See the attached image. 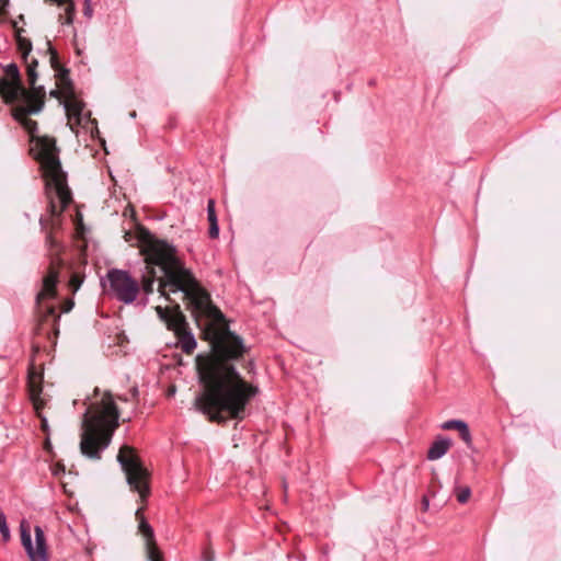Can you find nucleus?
Segmentation results:
<instances>
[{
    "label": "nucleus",
    "instance_id": "obj_1",
    "mask_svg": "<svg viewBox=\"0 0 561 561\" xmlns=\"http://www.w3.org/2000/svg\"><path fill=\"white\" fill-rule=\"evenodd\" d=\"M138 242L146 263L139 282L140 291L146 296L141 304H148L147 297L153 293L156 282L158 293L167 300H171L170 294L183 293L187 309L201 330V339L209 343L210 354L196 357L203 389L195 398V409L209 422L220 425L229 420L243 421L249 414L248 407L259 393V388L247 381L234 365L249 348L241 336L230 331L225 314L185 266L173 244L148 229L139 231Z\"/></svg>",
    "mask_w": 561,
    "mask_h": 561
},
{
    "label": "nucleus",
    "instance_id": "obj_2",
    "mask_svg": "<svg viewBox=\"0 0 561 561\" xmlns=\"http://www.w3.org/2000/svg\"><path fill=\"white\" fill-rule=\"evenodd\" d=\"M10 105L12 106L11 115L13 119L30 135V153L39 163L49 199L48 210L53 217L51 228L46 231L45 236L46 256L49 264L43 276L41 290L36 294L38 323L34 329L36 335H46L47 339H50L51 334H58L60 316L57 313L55 305H44L43 301L57 297L59 273L64 266L61 254L65 247L56 239L54 231L60 224L59 217L62 211L72 203V193L68 185L67 173L61 167L56 139L49 136H38L37 122L28 117L39 113L43 110V103L38 105Z\"/></svg>",
    "mask_w": 561,
    "mask_h": 561
},
{
    "label": "nucleus",
    "instance_id": "obj_3",
    "mask_svg": "<svg viewBox=\"0 0 561 561\" xmlns=\"http://www.w3.org/2000/svg\"><path fill=\"white\" fill-rule=\"evenodd\" d=\"M119 410L111 392L90 405L83 415L80 451L91 460H101L119 426Z\"/></svg>",
    "mask_w": 561,
    "mask_h": 561
},
{
    "label": "nucleus",
    "instance_id": "obj_4",
    "mask_svg": "<svg viewBox=\"0 0 561 561\" xmlns=\"http://www.w3.org/2000/svg\"><path fill=\"white\" fill-rule=\"evenodd\" d=\"M117 461L126 474L130 490L138 492L144 502L150 493L149 472L136 454V449L128 445L122 446L117 454Z\"/></svg>",
    "mask_w": 561,
    "mask_h": 561
},
{
    "label": "nucleus",
    "instance_id": "obj_5",
    "mask_svg": "<svg viewBox=\"0 0 561 561\" xmlns=\"http://www.w3.org/2000/svg\"><path fill=\"white\" fill-rule=\"evenodd\" d=\"M104 290L117 301L130 305L136 301L140 286L128 271L111 268L106 273V283H102Z\"/></svg>",
    "mask_w": 561,
    "mask_h": 561
},
{
    "label": "nucleus",
    "instance_id": "obj_6",
    "mask_svg": "<svg viewBox=\"0 0 561 561\" xmlns=\"http://www.w3.org/2000/svg\"><path fill=\"white\" fill-rule=\"evenodd\" d=\"M35 547L32 542L30 524L22 519L20 523L21 543L24 547L31 561H49L48 546L45 533L38 525L34 527Z\"/></svg>",
    "mask_w": 561,
    "mask_h": 561
},
{
    "label": "nucleus",
    "instance_id": "obj_7",
    "mask_svg": "<svg viewBox=\"0 0 561 561\" xmlns=\"http://www.w3.org/2000/svg\"><path fill=\"white\" fill-rule=\"evenodd\" d=\"M3 71L7 77H0V96L5 104H14L24 92L21 72L15 62L4 66Z\"/></svg>",
    "mask_w": 561,
    "mask_h": 561
},
{
    "label": "nucleus",
    "instance_id": "obj_8",
    "mask_svg": "<svg viewBox=\"0 0 561 561\" xmlns=\"http://www.w3.org/2000/svg\"><path fill=\"white\" fill-rule=\"evenodd\" d=\"M169 330L176 337L175 346L186 355L194 353L197 342L182 311L178 312L176 319L169 323Z\"/></svg>",
    "mask_w": 561,
    "mask_h": 561
},
{
    "label": "nucleus",
    "instance_id": "obj_9",
    "mask_svg": "<svg viewBox=\"0 0 561 561\" xmlns=\"http://www.w3.org/2000/svg\"><path fill=\"white\" fill-rule=\"evenodd\" d=\"M136 519L138 520V531L145 538L147 558L150 561H164L163 554L157 546L153 528L146 519L142 507L136 511Z\"/></svg>",
    "mask_w": 561,
    "mask_h": 561
},
{
    "label": "nucleus",
    "instance_id": "obj_10",
    "mask_svg": "<svg viewBox=\"0 0 561 561\" xmlns=\"http://www.w3.org/2000/svg\"><path fill=\"white\" fill-rule=\"evenodd\" d=\"M43 374L35 369L33 363H31L27 370V392L30 400L32 401L34 409L38 412L45 405V401L42 399L43 392Z\"/></svg>",
    "mask_w": 561,
    "mask_h": 561
},
{
    "label": "nucleus",
    "instance_id": "obj_11",
    "mask_svg": "<svg viewBox=\"0 0 561 561\" xmlns=\"http://www.w3.org/2000/svg\"><path fill=\"white\" fill-rule=\"evenodd\" d=\"M30 90L24 87V92L18 95L15 104L45 105L46 91L43 85H30Z\"/></svg>",
    "mask_w": 561,
    "mask_h": 561
},
{
    "label": "nucleus",
    "instance_id": "obj_12",
    "mask_svg": "<svg viewBox=\"0 0 561 561\" xmlns=\"http://www.w3.org/2000/svg\"><path fill=\"white\" fill-rule=\"evenodd\" d=\"M444 431H458L460 438L468 448H472V436L469 425L462 420H448L440 425Z\"/></svg>",
    "mask_w": 561,
    "mask_h": 561
},
{
    "label": "nucleus",
    "instance_id": "obj_13",
    "mask_svg": "<svg viewBox=\"0 0 561 561\" xmlns=\"http://www.w3.org/2000/svg\"><path fill=\"white\" fill-rule=\"evenodd\" d=\"M451 439L444 436H437L427 450L428 460H437L448 453L451 447Z\"/></svg>",
    "mask_w": 561,
    "mask_h": 561
},
{
    "label": "nucleus",
    "instance_id": "obj_14",
    "mask_svg": "<svg viewBox=\"0 0 561 561\" xmlns=\"http://www.w3.org/2000/svg\"><path fill=\"white\" fill-rule=\"evenodd\" d=\"M13 28H14L18 51L21 54L22 60L27 61V58L30 57V54L33 49L32 42H31V39H28L22 35V33L24 32V28L19 27L16 25V22H13Z\"/></svg>",
    "mask_w": 561,
    "mask_h": 561
},
{
    "label": "nucleus",
    "instance_id": "obj_15",
    "mask_svg": "<svg viewBox=\"0 0 561 561\" xmlns=\"http://www.w3.org/2000/svg\"><path fill=\"white\" fill-rule=\"evenodd\" d=\"M207 219L209 222V238L217 239L219 236V226L216 215L215 201L213 198L208 199L207 202Z\"/></svg>",
    "mask_w": 561,
    "mask_h": 561
},
{
    "label": "nucleus",
    "instance_id": "obj_16",
    "mask_svg": "<svg viewBox=\"0 0 561 561\" xmlns=\"http://www.w3.org/2000/svg\"><path fill=\"white\" fill-rule=\"evenodd\" d=\"M57 80L59 82L62 92L67 94L69 98L75 94V87L72 80L70 78V71L67 68H60L58 72H56Z\"/></svg>",
    "mask_w": 561,
    "mask_h": 561
},
{
    "label": "nucleus",
    "instance_id": "obj_17",
    "mask_svg": "<svg viewBox=\"0 0 561 561\" xmlns=\"http://www.w3.org/2000/svg\"><path fill=\"white\" fill-rule=\"evenodd\" d=\"M25 66H26V76H27V82H28V85H33L34 83H36L37 81V78H38V73H37V66H38V61L36 58L32 57L31 59L27 58V61H24Z\"/></svg>",
    "mask_w": 561,
    "mask_h": 561
},
{
    "label": "nucleus",
    "instance_id": "obj_18",
    "mask_svg": "<svg viewBox=\"0 0 561 561\" xmlns=\"http://www.w3.org/2000/svg\"><path fill=\"white\" fill-rule=\"evenodd\" d=\"M156 311H157V314L159 316V318L165 323L167 328L169 329V323L172 320L176 319L178 312L181 310H180V306L176 304L174 314H170L168 309L163 308L161 306H157Z\"/></svg>",
    "mask_w": 561,
    "mask_h": 561
},
{
    "label": "nucleus",
    "instance_id": "obj_19",
    "mask_svg": "<svg viewBox=\"0 0 561 561\" xmlns=\"http://www.w3.org/2000/svg\"><path fill=\"white\" fill-rule=\"evenodd\" d=\"M66 8H65V21H62V15H59V21L62 23V24H72L73 23V19H75V14H76V7H75V3L73 1H69L67 2L66 4Z\"/></svg>",
    "mask_w": 561,
    "mask_h": 561
},
{
    "label": "nucleus",
    "instance_id": "obj_20",
    "mask_svg": "<svg viewBox=\"0 0 561 561\" xmlns=\"http://www.w3.org/2000/svg\"><path fill=\"white\" fill-rule=\"evenodd\" d=\"M207 542L204 545L202 550L203 561H215V551L211 547L210 533H206Z\"/></svg>",
    "mask_w": 561,
    "mask_h": 561
},
{
    "label": "nucleus",
    "instance_id": "obj_21",
    "mask_svg": "<svg viewBox=\"0 0 561 561\" xmlns=\"http://www.w3.org/2000/svg\"><path fill=\"white\" fill-rule=\"evenodd\" d=\"M64 105L66 111L73 116H80L83 110V103L77 100L65 102Z\"/></svg>",
    "mask_w": 561,
    "mask_h": 561
},
{
    "label": "nucleus",
    "instance_id": "obj_22",
    "mask_svg": "<svg viewBox=\"0 0 561 561\" xmlns=\"http://www.w3.org/2000/svg\"><path fill=\"white\" fill-rule=\"evenodd\" d=\"M456 499L459 503L465 504L468 502L471 495V489L469 486H457L455 489Z\"/></svg>",
    "mask_w": 561,
    "mask_h": 561
},
{
    "label": "nucleus",
    "instance_id": "obj_23",
    "mask_svg": "<svg viewBox=\"0 0 561 561\" xmlns=\"http://www.w3.org/2000/svg\"><path fill=\"white\" fill-rule=\"evenodd\" d=\"M48 53L50 55V66L51 68L58 72L60 70V68H64L62 66H60L59 64V58H58V53L57 50L54 48V46L50 44V42L48 41Z\"/></svg>",
    "mask_w": 561,
    "mask_h": 561
},
{
    "label": "nucleus",
    "instance_id": "obj_24",
    "mask_svg": "<svg viewBox=\"0 0 561 561\" xmlns=\"http://www.w3.org/2000/svg\"><path fill=\"white\" fill-rule=\"evenodd\" d=\"M0 534L4 542L10 540L11 534L3 512H0Z\"/></svg>",
    "mask_w": 561,
    "mask_h": 561
},
{
    "label": "nucleus",
    "instance_id": "obj_25",
    "mask_svg": "<svg viewBox=\"0 0 561 561\" xmlns=\"http://www.w3.org/2000/svg\"><path fill=\"white\" fill-rule=\"evenodd\" d=\"M83 12H84V15H87L89 18L92 15V8L90 5V0H85L84 1V10H83Z\"/></svg>",
    "mask_w": 561,
    "mask_h": 561
},
{
    "label": "nucleus",
    "instance_id": "obj_26",
    "mask_svg": "<svg viewBox=\"0 0 561 561\" xmlns=\"http://www.w3.org/2000/svg\"><path fill=\"white\" fill-rule=\"evenodd\" d=\"M73 305H75V304H73V301H72L71 299H70V300H68V301H66V302L64 304V306H62L61 311H62V312H69V311L72 309Z\"/></svg>",
    "mask_w": 561,
    "mask_h": 561
},
{
    "label": "nucleus",
    "instance_id": "obj_27",
    "mask_svg": "<svg viewBox=\"0 0 561 561\" xmlns=\"http://www.w3.org/2000/svg\"><path fill=\"white\" fill-rule=\"evenodd\" d=\"M70 286L73 287L75 290H77L80 286V282L78 280V277L73 275L70 279Z\"/></svg>",
    "mask_w": 561,
    "mask_h": 561
},
{
    "label": "nucleus",
    "instance_id": "obj_28",
    "mask_svg": "<svg viewBox=\"0 0 561 561\" xmlns=\"http://www.w3.org/2000/svg\"><path fill=\"white\" fill-rule=\"evenodd\" d=\"M138 398V389L136 387L130 389V400H136Z\"/></svg>",
    "mask_w": 561,
    "mask_h": 561
},
{
    "label": "nucleus",
    "instance_id": "obj_29",
    "mask_svg": "<svg viewBox=\"0 0 561 561\" xmlns=\"http://www.w3.org/2000/svg\"><path fill=\"white\" fill-rule=\"evenodd\" d=\"M61 93H62V92H61L60 90H51V91H50V96H51V98H55V99H60Z\"/></svg>",
    "mask_w": 561,
    "mask_h": 561
},
{
    "label": "nucleus",
    "instance_id": "obj_30",
    "mask_svg": "<svg viewBox=\"0 0 561 561\" xmlns=\"http://www.w3.org/2000/svg\"><path fill=\"white\" fill-rule=\"evenodd\" d=\"M117 399L125 402L130 400L128 396H118Z\"/></svg>",
    "mask_w": 561,
    "mask_h": 561
},
{
    "label": "nucleus",
    "instance_id": "obj_31",
    "mask_svg": "<svg viewBox=\"0 0 561 561\" xmlns=\"http://www.w3.org/2000/svg\"><path fill=\"white\" fill-rule=\"evenodd\" d=\"M59 470H60L61 472H65V468H64V466H58L54 473H55V474H58V473H59Z\"/></svg>",
    "mask_w": 561,
    "mask_h": 561
},
{
    "label": "nucleus",
    "instance_id": "obj_32",
    "mask_svg": "<svg viewBox=\"0 0 561 561\" xmlns=\"http://www.w3.org/2000/svg\"><path fill=\"white\" fill-rule=\"evenodd\" d=\"M33 350H34V352H38L39 351V345L33 344Z\"/></svg>",
    "mask_w": 561,
    "mask_h": 561
},
{
    "label": "nucleus",
    "instance_id": "obj_33",
    "mask_svg": "<svg viewBox=\"0 0 561 561\" xmlns=\"http://www.w3.org/2000/svg\"><path fill=\"white\" fill-rule=\"evenodd\" d=\"M39 221H41V226H42V228H43V229H45V220H44L43 218H41V220H39Z\"/></svg>",
    "mask_w": 561,
    "mask_h": 561
},
{
    "label": "nucleus",
    "instance_id": "obj_34",
    "mask_svg": "<svg viewBox=\"0 0 561 561\" xmlns=\"http://www.w3.org/2000/svg\"><path fill=\"white\" fill-rule=\"evenodd\" d=\"M47 425V421L46 419L43 420V427H45Z\"/></svg>",
    "mask_w": 561,
    "mask_h": 561
},
{
    "label": "nucleus",
    "instance_id": "obj_35",
    "mask_svg": "<svg viewBox=\"0 0 561 561\" xmlns=\"http://www.w3.org/2000/svg\"><path fill=\"white\" fill-rule=\"evenodd\" d=\"M94 392L95 394H99V388H95Z\"/></svg>",
    "mask_w": 561,
    "mask_h": 561
},
{
    "label": "nucleus",
    "instance_id": "obj_36",
    "mask_svg": "<svg viewBox=\"0 0 561 561\" xmlns=\"http://www.w3.org/2000/svg\"><path fill=\"white\" fill-rule=\"evenodd\" d=\"M424 504L427 506L428 505V502L426 501V499H424Z\"/></svg>",
    "mask_w": 561,
    "mask_h": 561
}]
</instances>
